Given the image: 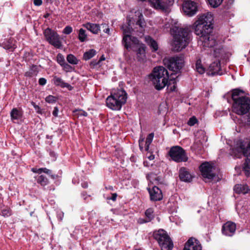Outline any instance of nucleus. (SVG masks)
<instances>
[{
	"label": "nucleus",
	"mask_w": 250,
	"mask_h": 250,
	"mask_svg": "<svg viewBox=\"0 0 250 250\" xmlns=\"http://www.w3.org/2000/svg\"><path fill=\"white\" fill-rule=\"evenodd\" d=\"M135 17H137V18H135V20H137L136 25H139L140 27L141 32H142L144 30V28L146 24L144 20L143 16L142 13L139 11L137 10L135 12Z\"/></svg>",
	"instance_id": "19"
},
{
	"label": "nucleus",
	"mask_w": 250,
	"mask_h": 250,
	"mask_svg": "<svg viewBox=\"0 0 250 250\" xmlns=\"http://www.w3.org/2000/svg\"><path fill=\"white\" fill-rule=\"evenodd\" d=\"M154 137V133H150L146 137L145 146V150L146 151H147L149 148V145L152 142L153 139Z\"/></svg>",
	"instance_id": "32"
},
{
	"label": "nucleus",
	"mask_w": 250,
	"mask_h": 250,
	"mask_svg": "<svg viewBox=\"0 0 250 250\" xmlns=\"http://www.w3.org/2000/svg\"><path fill=\"white\" fill-rule=\"evenodd\" d=\"M223 0H208L209 4L213 7H217L220 5Z\"/></svg>",
	"instance_id": "37"
},
{
	"label": "nucleus",
	"mask_w": 250,
	"mask_h": 250,
	"mask_svg": "<svg viewBox=\"0 0 250 250\" xmlns=\"http://www.w3.org/2000/svg\"><path fill=\"white\" fill-rule=\"evenodd\" d=\"M243 148L241 146L239 148H234L232 149L230 151V154L235 158H240L243 154V150L241 148Z\"/></svg>",
	"instance_id": "27"
},
{
	"label": "nucleus",
	"mask_w": 250,
	"mask_h": 250,
	"mask_svg": "<svg viewBox=\"0 0 250 250\" xmlns=\"http://www.w3.org/2000/svg\"><path fill=\"white\" fill-rule=\"evenodd\" d=\"M82 195L84 200H86L87 197H89V196L87 195L85 192L82 193Z\"/></svg>",
	"instance_id": "53"
},
{
	"label": "nucleus",
	"mask_w": 250,
	"mask_h": 250,
	"mask_svg": "<svg viewBox=\"0 0 250 250\" xmlns=\"http://www.w3.org/2000/svg\"><path fill=\"white\" fill-rule=\"evenodd\" d=\"M54 83L57 85L62 88H67L69 90H72L73 87L69 83H65L60 78L55 77L54 78Z\"/></svg>",
	"instance_id": "20"
},
{
	"label": "nucleus",
	"mask_w": 250,
	"mask_h": 250,
	"mask_svg": "<svg viewBox=\"0 0 250 250\" xmlns=\"http://www.w3.org/2000/svg\"><path fill=\"white\" fill-rule=\"evenodd\" d=\"M234 191L238 194H246L250 191V189L247 185L237 184L234 187Z\"/></svg>",
	"instance_id": "21"
},
{
	"label": "nucleus",
	"mask_w": 250,
	"mask_h": 250,
	"mask_svg": "<svg viewBox=\"0 0 250 250\" xmlns=\"http://www.w3.org/2000/svg\"><path fill=\"white\" fill-rule=\"evenodd\" d=\"M1 214L3 216H9L11 215V211L9 208H3L1 210Z\"/></svg>",
	"instance_id": "41"
},
{
	"label": "nucleus",
	"mask_w": 250,
	"mask_h": 250,
	"mask_svg": "<svg viewBox=\"0 0 250 250\" xmlns=\"http://www.w3.org/2000/svg\"><path fill=\"white\" fill-rule=\"evenodd\" d=\"M150 78L155 87L158 90L163 89L168 83L169 74L167 70L163 66L154 68Z\"/></svg>",
	"instance_id": "6"
},
{
	"label": "nucleus",
	"mask_w": 250,
	"mask_h": 250,
	"mask_svg": "<svg viewBox=\"0 0 250 250\" xmlns=\"http://www.w3.org/2000/svg\"><path fill=\"white\" fill-rule=\"evenodd\" d=\"M102 25H103V28L105 27V28L104 29V32L108 34V35H109L110 34V29L108 27V26L106 24H102Z\"/></svg>",
	"instance_id": "44"
},
{
	"label": "nucleus",
	"mask_w": 250,
	"mask_h": 250,
	"mask_svg": "<svg viewBox=\"0 0 250 250\" xmlns=\"http://www.w3.org/2000/svg\"><path fill=\"white\" fill-rule=\"evenodd\" d=\"M67 61L70 63L77 64L78 63V60L72 54H69L67 56Z\"/></svg>",
	"instance_id": "35"
},
{
	"label": "nucleus",
	"mask_w": 250,
	"mask_h": 250,
	"mask_svg": "<svg viewBox=\"0 0 250 250\" xmlns=\"http://www.w3.org/2000/svg\"><path fill=\"white\" fill-rule=\"evenodd\" d=\"M35 178L37 180V183L42 186H45L49 183V181L47 178L43 175H38L35 177Z\"/></svg>",
	"instance_id": "28"
},
{
	"label": "nucleus",
	"mask_w": 250,
	"mask_h": 250,
	"mask_svg": "<svg viewBox=\"0 0 250 250\" xmlns=\"http://www.w3.org/2000/svg\"><path fill=\"white\" fill-rule=\"evenodd\" d=\"M42 0H34V4L36 6H40L42 4Z\"/></svg>",
	"instance_id": "48"
},
{
	"label": "nucleus",
	"mask_w": 250,
	"mask_h": 250,
	"mask_svg": "<svg viewBox=\"0 0 250 250\" xmlns=\"http://www.w3.org/2000/svg\"><path fill=\"white\" fill-rule=\"evenodd\" d=\"M82 186L83 188H87L88 187V183L87 182H83L82 183Z\"/></svg>",
	"instance_id": "51"
},
{
	"label": "nucleus",
	"mask_w": 250,
	"mask_h": 250,
	"mask_svg": "<svg viewBox=\"0 0 250 250\" xmlns=\"http://www.w3.org/2000/svg\"><path fill=\"white\" fill-rule=\"evenodd\" d=\"M151 201H160L163 199V194L161 190L156 186H154L152 188H147Z\"/></svg>",
	"instance_id": "14"
},
{
	"label": "nucleus",
	"mask_w": 250,
	"mask_h": 250,
	"mask_svg": "<svg viewBox=\"0 0 250 250\" xmlns=\"http://www.w3.org/2000/svg\"><path fill=\"white\" fill-rule=\"evenodd\" d=\"M59 113V109L58 107H55L53 111L52 114L54 116L57 117Z\"/></svg>",
	"instance_id": "46"
},
{
	"label": "nucleus",
	"mask_w": 250,
	"mask_h": 250,
	"mask_svg": "<svg viewBox=\"0 0 250 250\" xmlns=\"http://www.w3.org/2000/svg\"><path fill=\"white\" fill-rule=\"evenodd\" d=\"M38 73V67L36 65H33L31 67L30 70L25 73V76L32 77L35 76Z\"/></svg>",
	"instance_id": "30"
},
{
	"label": "nucleus",
	"mask_w": 250,
	"mask_h": 250,
	"mask_svg": "<svg viewBox=\"0 0 250 250\" xmlns=\"http://www.w3.org/2000/svg\"><path fill=\"white\" fill-rule=\"evenodd\" d=\"M241 150H243V154L247 157V158L250 159V141L248 145L246 148H241Z\"/></svg>",
	"instance_id": "36"
},
{
	"label": "nucleus",
	"mask_w": 250,
	"mask_h": 250,
	"mask_svg": "<svg viewBox=\"0 0 250 250\" xmlns=\"http://www.w3.org/2000/svg\"><path fill=\"white\" fill-rule=\"evenodd\" d=\"M214 169L215 167L208 162L203 163L200 167L202 176L208 179H211L215 176Z\"/></svg>",
	"instance_id": "11"
},
{
	"label": "nucleus",
	"mask_w": 250,
	"mask_h": 250,
	"mask_svg": "<svg viewBox=\"0 0 250 250\" xmlns=\"http://www.w3.org/2000/svg\"><path fill=\"white\" fill-rule=\"evenodd\" d=\"M62 66L63 67V69L66 71H70L71 69V66L65 62Z\"/></svg>",
	"instance_id": "43"
},
{
	"label": "nucleus",
	"mask_w": 250,
	"mask_h": 250,
	"mask_svg": "<svg viewBox=\"0 0 250 250\" xmlns=\"http://www.w3.org/2000/svg\"><path fill=\"white\" fill-rule=\"evenodd\" d=\"M238 208H239V206H236V209H238Z\"/></svg>",
	"instance_id": "58"
},
{
	"label": "nucleus",
	"mask_w": 250,
	"mask_h": 250,
	"mask_svg": "<svg viewBox=\"0 0 250 250\" xmlns=\"http://www.w3.org/2000/svg\"><path fill=\"white\" fill-rule=\"evenodd\" d=\"M127 93L124 89L112 90L110 95L106 99V106L113 110H120L123 105L125 104Z\"/></svg>",
	"instance_id": "5"
},
{
	"label": "nucleus",
	"mask_w": 250,
	"mask_h": 250,
	"mask_svg": "<svg viewBox=\"0 0 250 250\" xmlns=\"http://www.w3.org/2000/svg\"><path fill=\"white\" fill-rule=\"evenodd\" d=\"M163 62L166 67L174 72H179L184 65V60L182 57L165 58Z\"/></svg>",
	"instance_id": "9"
},
{
	"label": "nucleus",
	"mask_w": 250,
	"mask_h": 250,
	"mask_svg": "<svg viewBox=\"0 0 250 250\" xmlns=\"http://www.w3.org/2000/svg\"><path fill=\"white\" fill-rule=\"evenodd\" d=\"M32 171H33L34 173H38L39 174H41L43 172V173H46L49 175H50V176L52 178H55V175L51 174L52 171L49 169L45 168V167L40 168H32Z\"/></svg>",
	"instance_id": "24"
},
{
	"label": "nucleus",
	"mask_w": 250,
	"mask_h": 250,
	"mask_svg": "<svg viewBox=\"0 0 250 250\" xmlns=\"http://www.w3.org/2000/svg\"><path fill=\"white\" fill-rule=\"evenodd\" d=\"M233 100L232 111L239 115H245L250 110V98L243 91L238 89H234L231 92Z\"/></svg>",
	"instance_id": "3"
},
{
	"label": "nucleus",
	"mask_w": 250,
	"mask_h": 250,
	"mask_svg": "<svg viewBox=\"0 0 250 250\" xmlns=\"http://www.w3.org/2000/svg\"><path fill=\"white\" fill-rule=\"evenodd\" d=\"M183 10L186 15L188 16H193L197 12L196 3L193 1H190V0L184 1L183 5Z\"/></svg>",
	"instance_id": "12"
},
{
	"label": "nucleus",
	"mask_w": 250,
	"mask_h": 250,
	"mask_svg": "<svg viewBox=\"0 0 250 250\" xmlns=\"http://www.w3.org/2000/svg\"><path fill=\"white\" fill-rule=\"evenodd\" d=\"M168 154L171 159L177 163L186 162L188 159L185 150L179 146L172 147Z\"/></svg>",
	"instance_id": "10"
},
{
	"label": "nucleus",
	"mask_w": 250,
	"mask_h": 250,
	"mask_svg": "<svg viewBox=\"0 0 250 250\" xmlns=\"http://www.w3.org/2000/svg\"><path fill=\"white\" fill-rule=\"evenodd\" d=\"M154 239L157 241L161 250H172L173 244L167 232L163 229L155 231L153 233Z\"/></svg>",
	"instance_id": "7"
},
{
	"label": "nucleus",
	"mask_w": 250,
	"mask_h": 250,
	"mask_svg": "<svg viewBox=\"0 0 250 250\" xmlns=\"http://www.w3.org/2000/svg\"><path fill=\"white\" fill-rule=\"evenodd\" d=\"M148 158L150 160H152L154 159V156L153 155H150Z\"/></svg>",
	"instance_id": "54"
},
{
	"label": "nucleus",
	"mask_w": 250,
	"mask_h": 250,
	"mask_svg": "<svg viewBox=\"0 0 250 250\" xmlns=\"http://www.w3.org/2000/svg\"><path fill=\"white\" fill-rule=\"evenodd\" d=\"M220 63L219 62H212L209 66L208 74L209 75H222L220 72Z\"/></svg>",
	"instance_id": "16"
},
{
	"label": "nucleus",
	"mask_w": 250,
	"mask_h": 250,
	"mask_svg": "<svg viewBox=\"0 0 250 250\" xmlns=\"http://www.w3.org/2000/svg\"><path fill=\"white\" fill-rule=\"evenodd\" d=\"M197 122V119L194 116H193L192 117H191L188 122V124L190 125V126H193Z\"/></svg>",
	"instance_id": "40"
},
{
	"label": "nucleus",
	"mask_w": 250,
	"mask_h": 250,
	"mask_svg": "<svg viewBox=\"0 0 250 250\" xmlns=\"http://www.w3.org/2000/svg\"><path fill=\"white\" fill-rule=\"evenodd\" d=\"M117 196V195L116 193H113L110 199L113 201H115L116 200Z\"/></svg>",
	"instance_id": "50"
},
{
	"label": "nucleus",
	"mask_w": 250,
	"mask_h": 250,
	"mask_svg": "<svg viewBox=\"0 0 250 250\" xmlns=\"http://www.w3.org/2000/svg\"><path fill=\"white\" fill-rule=\"evenodd\" d=\"M57 62L62 66V65L64 64L65 63V60L63 56L59 53L57 55Z\"/></svg>",
	"instance_id": "38"
},
{
	"label": "nucleus",
	"mask_w": 250,
	"mask_h": 250,
	"mask_svg": "<svg viewBox=\"0 0 250 250\" xmlns=\"http://www.w3.org/2000/svg\"><path fill=\"white\" fill-rule=\"evenodd\" d=\"M2 47L5 49L13 51L16 48L13 40L9 39L4 41L2 43Z\"/></svg>",
	"instance_id": "26"
},
{
	"label": "nucleus",
	"mask_w": 250,
	"mask_h": 250,
	"mask_svg": "<svg viewBox=\"0 0 250 250\" xmlns=\"http://www.w3.org/2000/svg\"><path fill=\"white\" fill-rule=\"evenodd\" d=\"M10 115L12 120H18L21 117L22 113L20 110L14 108L11 110Z\"/></svg>",
	"instance_id": "29"
},
{
	"label": "nucleus",
	"mask_w": 250,
	"mask_h": 250,
	"mask_svg": "<svg viewBox=\"0 0 250 250\" xmlns=\"http://www.w3.org/2000/svg\"><path fill=\"white\" fill-rule=\"evenodd\" d=\"M213 21L212 15L207 13L201 16L194 23L195 33L200 37V41L205 47H212L216 44L214 37L211 34Z\"/></svg>",
	"instance_id": "1"
},
{
	"label": "nucleus",
	"mask_w": 250,
	"mask_h": 250,
	"mask_svg": "<svg viewBox=\"0 0 250 250\" xmlns=\"http://www.w3.org/2000/svg\"><path fill=\"white\" fill-rule=\"evenodd\" d=\"M83 115L84 116H87V113L85 111H83Z\"/></svg>",
	"instance_id": "56"
},
{
	"label": "nucleus",
	"mask_w": 250,
	"mask_h": 250,
	"mask_svg": "<svg viewBox=\"0 0 250 250\" xmlns=\"http://www.w3.org/2000/svg\"><path fill=\"white\" fill-rule=\"evenodd\" d=\"M45 40L56 48L60 49L62 47V43L60 35L55 30L49 28L45 29L43 31Z\"/></svg>",
	"instance_id": "8"
},
{
	"label": "nucleus",
	"mask_w": 250,
	"mask_h": 250,
	"mask_svg": "<svg viewBox=\"0 0 250 250\" xmlns=\"http://www.w3.org/2000/svg\"><path fill=\"white\" fill-rule=\"evenodd\" d=\"M144 139L139 140V147L141 150L143 149Z\"/></svg>",
	"instance_id": "49"
},
{
	"label": "nucleus",
	"mask_w": 250,
	"mask_h": 250,
	"mask_svg": "<svg viewBox=\"0 0 250 250\" xmlns=\"http://www.w3.org/2000/svg\"><path fill=\"white\" fill-rule=\"evenodd\" d=\"M96 53V52L94 49H90L84 53L83 59L85 61L88 60L94 56Z\"/></svg>",
	"instance_id": "31"
},
{
	"label": "nucleus",
	"mask_w": 250,
	"mask_h": 250,
	"mask_svg": "<svg viewBox=\"0 0 250 250\" xmlns=\"http://www.w3.org/2000/svg\"><path fill=\"white\" fill-rule=\"evenodd\" d=\"M87 35L85 31L83 28H81L79 31L78 39L81 42H83L86 40Z\"/></svg>",
	"instance_id": "34"
},
{
	"label": "nucleus",
	"mask_w": 250,
	"mask_h": 250,
	"mask_svg": "<svg viewBox=\"0 0 250 250\" xmlns=\"http://www.w3.org/2000/svg\"><path fill=\"white\" fill-rule=\"evenodd\" d=\"M57 98L52 95H49L45 98V101L48 103H54L56 102Z\"/></svg>",
	"instance_id": "39"
},
{
	"label": "nucleus",
	"mask_w": 250,
	"mask_h": 250,
	"mask_svg": "<svg viewBox=\"0 0 250 250\" xmlns=\"http://www.w3.org/2000/svg\"><path fill=\"white\" fill-rule=\"evenodd\" d=\"M130 26L129 24L128 26L126 25L122 26V28L123 31V43L125 48L128 50H137L138 60H143L146 56L145 48L139 44V41L136 38L132 36L134 31Z\"/></svg>",
	"instance_id": "2"
},
{
	"label": "nucleus",
	"mask_w": 250,
	"mask_h": 250,
	"mask_svg": "<svg viewBox=\"0 0 250 250\" xmlns=\"http://www.w3.org/2000/svg\"><path fill=\"white\" fill-rule=\"evenodd\" d=\"M83 26L94 34H98L100 31V26L98 24L87 22L83 24Z\"/></svg>",
	"instance_id": "18"
},
{
	"label": "nucleus",
	"mask_w": 250,
	"mask_h": 250,
	"mask_svg": "<svg viewBox=\"0 0 250 250\" xmlns=\"http://www.w3.org/2000/svg\"><path fill=\"white\" fill-rule=\"evenodd\" d=\"M243 170L247 176L250 175V159L247 158L246 159L243 166Z\"/></svg>",
	"instance_id": "33"
},
{
	"label": "nucleus",
	"mask_w": 250,
	"mask_h": 250,
	"mask_svg": "<svg viewBox=\"0 0 250 250\" xmlns=\"http://www.w3.org/2000/svg\"><path fill=\"white\" fill-rule=\"evenodd\" d=\"M73 31L72 28L70 26H66L63 30V33L68 35Z\"/></svg>",
	"instance_id": "42"
},
{
	"label": "nucleus",
	"mask_w": 250,
	"mask_h": 250,
	"mask_svg": "<svg viewBox=\"0 0 250 250\" xmlns=\"http://www.w3.org/2000/svg\"><path fill=\"white\" fill-rule=\"evenodd\" d=\"M236 230V224L232 222H227L222 227V232L224 234L231 236L234 234Z\"/></svg>",
	"instance_id": "15"
},
{
	"label": "nucleus",
	"mask_w": 250,
	"mask_h": 250,
	"mask_svg": "<svg viewBox=\"0 0 250 250\" xmlns=\"http://www.w3.org/2000/svg\"><path fill=\"white\" fill-rule=\"evenodd\" d=\"M195 69L196 71L200 74H203L205 72L206 68L202 63V61L200 58H197L196 59Z\"/></svg>",
	"instance_id": "23"
},
{
	"label": "nucleus",
	"mask_w": 250,
	"mask_h": 250,
	"mask_svg": "<svg viewBox=\"0 0 250 250\" xmlns=\"http://www.w3.org/2000/svg\"><path fill=\"white\" fill-rule=\"evenodd\" d=\"M179 178L182 181L190 182L192 179V176L187 168L182 167L179 170Z\"/></svg>",
	"instance_id": "17"
},
{
	"label": "nucleus",
	"mask_w": 250,
	"mask_h": 250,
	"mask_svg": "<svg viewBox=\"0 0 250 250\" xmlns=\"http://www.w3.org/2000/svg\"><path fill=\"white\" fill-rule=\"evenodd\" d=\"M171 33L173 37L172 46L174 51H180L188 45L189 40L188 29L174 26L171 29Z\"/></svg>",
	"instance_id": "4"
},
{
	"label": "nucleus",
	"mask_w": 250,
	"mask_h": 250,
	"mask_svg": "<svg viewBox=\"0 0 250 250\" xmlns=\"http://www.w3.org/2000/svg\"><path fill=\"white\" fill-rule=\"evenodd\" d=\"M145 40L146 42L150 46L151 48L154 51L158 50V46L157 42L153 40L150 37L146 36L145 37Z\"/></svg>",
	"instance_id": "25"
},
{
	"label": "nucleus",
	"mask_w": 250,
	"mask_h": 250,
	"mask_svg": "<svg viewBox=\"0 0 250 250\" xmlns=\"http://www.w3.org/2000/svg\"><path fill=\"white\" fill-rule=\"evenodd\" d=\"M176 88V86L175 84H173L172 85H170L169 84L168 85V89L170 91H174L175 90Z\"/></svg>",
	"instance_id": "47"
},
{
	"label": "nucleus",
	"mask_w": 250,
	"mask_h": 250,
	"mask_svg": "<svg viewBox=\"0 0 250 250\" xmlns=\"http://www.w3.org/2000/svg\"><path fill=\"white\" fill-rule=\"evenodd\" d=\"M46 83V80L45 78H42L39 80V83L41 85H44Z\"/></svg>",
	"instance_id": "45"
},
{
	"label": "nucleus",
	"mask_w": 250,
	"mask_h": 250,
	"mask_svg": "<svg viewBox=\"0 0 250 250\" xmlns=\"http://www.w3.org/2000/svg\"><path fill=\"white\" fill-rule=\"evenodd\" d=\"M247 121L245 122L246 124H250V117L249 115L246 116Z\"/></svg>",
	"instance_id": "52"
},
{
	"label": "nucleus",
	"mask_w": 250,
	"mask_h": 250,
	"mask_svg": "<svg viewBox=\"0 0 250 250\" xmlns=\"http://www.w3.org/2000/svg\"><path fill=\"white\" fill-rule=\"evenodd\" d=\"M34 107L36 108L37 107L38 108V109H40L39 107L36 105H34Z\"/></svg>",
	"instance_id": "57"
},
{
	"label": "nucleus",
	"mask_w": 250,
	"mask_h": 250,
	"mask_svg": "<svg viewBox=\"0 0 250 250\" xmlns=\"http://www.w3.org/2000/svg\"><path fill=\"white\" fill-rule=\"evenodd\" d=\"M183 250H202V246L198 240L191 237L185 244Z\"/></svg>",
	"instance_id": "13"
},
{
	"label": "nucleus",
	"mask_w": 250,
	"mask_h": 250,
	"mask_svg": "<svg viewBox=\"0 0 250 250\" xmlns=\"http://www.w3.org/2000/svg\"><path fill=\"white\" fill-rule=\"evenodd\" d=\"M145 215L146 217V219H139V222L140 223H144L150 222L154 218L153 209L152 208H148L145 212Z\"/></svg>",
	"instance_id": "22"
},
{
	"label": "nucleus",
	"mask_w": 250,
	"mask_h": 250,
	"mask_svg": "<svg viewBox=\"0 0 250 250\" xmlns=\"http://www.w3.org/2000/svg\"><path fill=\"white\" fill-rule=\"evenodd\" d=\"M104 60H105V58L104 57V56H102L101 57V58H100V59L99 60V62H101V61H104Z\"/></svg>",
	"instance_id": "55"
}]
</instances>
